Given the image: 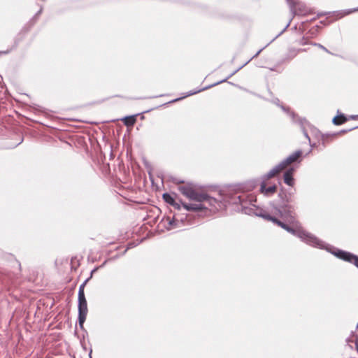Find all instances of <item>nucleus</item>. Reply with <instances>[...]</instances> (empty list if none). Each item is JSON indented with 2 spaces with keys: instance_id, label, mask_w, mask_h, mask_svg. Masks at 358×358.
<instances>
[{
  "instance_id": "f257e3e1",
  "label": "nucleus",
  "mask_w": 358,
  "mask_h": 358,
  "mask_svg": "<svg viewBox=\"0 0 358 358\" xmlns=\"http://www.w3.org/2000/svg\"><path fill=\"white\" fill-rule=\"evenodd\" d=\"M259 216L262 217L266 220L271 221L274 224L286 230L287 232L294 236H296L297 237L300 238L303 241L306 242V243L313 247H317L319 248H324V242H322V241H320L311 234H309L306 231L300 229L299 227V222L296 220V222L297 223V224L296 225V224H291L289 222H287V224L285 223L284 222L279 220L275 216H272L267 213H262L259 215Z\"/></svg>"
},
{
  "instance_id": "f03ea898",
  "label": "nucleus",
  "mask_w": 358,
  "mask_h": 358,
  "mask_svg": "<svg viewBox=\"0 0 358 358\" xmlns=\"http://www.w3.org/2000/svg\"><path fill=\"white\" fill-rule=\"evenodd\" d=\"M259 216L262 217L266 220L271 221L274 224L286 230L287 232L294 236H296L297 237L300 238L303 241L306 242V243L313 247H317L319 248H324V242H322V241H320L311 234H309L306 231L300 229L299 227V222L296 220V222L297 223V224L296 225V224H291L289 222H287V224L285 223L284 222L279 220L275 216H272L267 213H262L259 215Z\"/></svg>"
},
{
  "instance_id": "7ed1b4c3",
  "label": "nucleus",
  "mask_w": 358,
  "mask_h": 358,
  "mask_svg": "<svg viewBox=\"0 0 358 358\" xmlns=\"http://www.w3.org/2000/svg\"><path fill=\"white\" fill-rule=\"evenodd\" d=\"M295 191L287 192L284 188H281L278 193V198L280 199V205L275 208L279 216L282 218L285 222H289L291 224H296V208Z\"/></svg>"
},
{
  "instance_id": "20e7f679",
  "label": "nucleus",
  "mask_w": 358,
  "mask_h": 358,
  "mask_svg": "<svg viewBox=\"0 0 358 358\" xmlns=\"http://www.w3.org/2000/svg\"><path fill=\"white\" fill-rule=\"evenodd\" d=\"M178 189L182 194L191 200L196 202H208L209 206L216 207L217 201L215 199L209 196L207 194L196 192L191 185L180 186Z\"/></svg>"
},
{
  "instance_id": "39448f33",
  "label": "nucleus",
  "mask_w": 358,
  "mask_h": 358,
  "mask_svg": "<svg viewBox=\"0 0 358 358\" xmlns=\"http://www.w3.org/2000/svg\"><path fill=\"white\" fill-rule=\"evenodd\" d=\"M89 280V278L86 279L79 287L78 294V322L80 329L83 328V324L86 320L87 315L88 313L87 300L85 299L84 289Z\"/></svg>"
},
{
  "instance_id": "423d86ee",
  "label": "nucleus",
  "mask_w": 358,
  "mask_h": 358,
  "mask_svg": "<svg viewBox=\"0 0 358 358\" xmlns=\"http://www.w3.org/2000/svg\"><path fill=\"white\" fill-rule=\"evenodd\" d=\"M302 151L299 150L291 154L284 160H282L278 165L274 166L271 170H270L266 174V179H269L271 178L274 177L276 174L284 170L288 165L295 162L297 159L301 156Z\"/></svg>"
},
{
  "instance_id": "0eeeda50",
  "label": "nucleus",
  "mask_w": 358,
  "mask_h": 358,
  "mask_svg": "<svg viewBox=\"0 0 358 358\" xmlns=\"http://www.w3.org/2000/svg\"><path fill=\"white\" fill-rule=\"evenodd\" d=\"M265 176L266 175L264 176V180L261 182L260 192L265 196H270L275 193L277 190V187L275 185H272L269 187H266V180H267L268 179H266Z\"/></svg>"
},
{
  "instance_id": "6e6552de",
  "label": "nucleus",
  "mask_w": 358,
  "mask_h": 358,
  "mask_svg": "<svg viewBox=\"0 0 358 358\" xmlns=\"http://www.w3.org/2000/svg\"><path fill=\"white\" fill-rule=\"evenodd\" d=\"M331 252L334 254L336 257H338L339 259L350 263H353V261L356 257V255L350 252L343 251L341 250H337L336 252L334 251Z\"/></svg>"
},
{
  "instance_id": "1a4fd4ad",
  "label": "nucleus",
  "mask_w": 358,
  "mask_h": 358,
  "mask_svg": "<svg viewBox=\"0 0 358 358\" xmlns=\"http://www.w3.org/2000/svg\"><path fill=\"white\" fill-rule=\"evenodd\" d=\"M220 83L223 84L222 88L224 90H231L232 88L236 87V85L234 84L231 83L229 82H226V80L224 79V80H221L215 82L212 84L203 86L200 90H209L210 88L213 87Z\"/></svg>"
},
{
  "instance_id": "9d476101",
  "label": "nucleus",
  "mask_w": 358,
  "mask_h": 358,
  "mask_svg": "<svg viewBox=\"0 0 358 358\" xmlns=\"http://www.w3.org/2000/svg\"><path fill=\"white\" fill-rule=\"evenodd\" d=\"M202 202H197L196 203H182V205L185 209H186L188 211H194L197 212L202 209L207 208L206 206H205L203 204L201 203Z\"/></svg>"
},
{
  "instance_id": "9b49d317",
  "label": "nucleus",
  "mask_w": 358,
  "mask_h": 358,
  "mask_svg": "<svg viewBox=\"0 0 358 358\" xmlns=\"http://www.w3.org/2000/svg\"><path fill=\"white\" fill-rule=\"evenodd\" d=\"M294 169L293 168H289L285 172L283 176L284 182L291 187H293L294 185Z\"/></svg>"
},
{
  "instance_id": "f8f14e48",
  "label": "nucleus",
  "mask_w": 358,
  "mask_h": 358,
  "mask_svg": "<svg viewBox=\"0 0 358 358\" xmlns=\"http://www.w3.org/2000/svg\"><path fill=\"white\" fill-rule=\"evenodd\" d=\"M200 92L201 91H189V92H187L183 96L176 98V99H171V100H164L163 101L157 102L156 103L157 106H155V108H157L159 106H163V105H165V104H167V103H173V102L178 101L181 100L182 99H183L185 97H187V96L195 94H196L198 92Z\"/></svg>"
},
{
  "instance_id": "ddd939ff",
  "label": "nucleus",
  "mask_w": 358,
  "mask_h": 358,
  "mask_svg": "<svg viewBox=\"0 0 358 358\" xmlns=\"http://www.w3.org/2000/svg\"><path fill=\"white\" fill-rule=\"evenodd\" d=\"M287 3L289 4L291 12L295 15L297 13L296 10L299 8L300 10V13H302L303 10H301V7L303 6L301 3L296 2L295 0H286Z\"/></svg>"
},
{
  "instance_id": "4468645a",
  "label": "nucleus",
  "mask_w": 358,
  "mask_h": 358,
  "mask_svg": "<svg viewBox=\"0 0 358 358\" xmlns=\"http://www.w3.org/2000/svg\"><path fill=\"white\" fill-rule=\"evenodd\" d=\"M299 123L301 126L302 131L303 133V135L306 136V138L308 139L309 142L310 141V138L308 136V129L307 127H309L310 129H313L311 125L305 120V119H299Z\"/></svg>"
},
{
  "instance_id": "2eb2a0df",
  "label": "nucleus",
  "mask_w": 358,
  "mask_h": 358,
  "mask_svg": "<svg viewBox=\"0 0 358 358\" xmlns=\"http://www.w3.org/2000/svg\"><path fill=\"white\" fill-rule=\"evenodd\" d=\"M290 22H291V20L289 21V22L286 24V26L285 27V28L275 36L274 37L269 43H268L265 46H264L263 48H262L260 50H259L257 51V52H256V54L252 57V58L254 57H256L257 55H259V54L264 49L266 48L271 43H272L273 41H275L279 36H280L287 29V27L289 26L290 24Z\"/></svg>"
},
{
  "instance_id": "dca6fc26",
  "label": "nucleus",
  "mask_w": 358,
  "mask_h": 358,
  "mask_svg": "<svg viewBox=\"0 0 358 358\" xmlns=\"http://www.w3.org/2000/svg\"><path fill=\"white\" fill-rule=\"evenodd\" d=\"M162 197L166 203L173 206H177V208H179V205L175 202L173 197L170 194L164 193L163 194Z\"/></svg>"
},
{
  "instance_id": "f3484780",
  "label": "nucleus",
  "mask_w": 358,
  "mask_h": 358,
  "mask_svg": "<svg viewBox=\"0 0 358 358\" xmlns=\"http://www.w3.org/2000/svg\"><path fill=\"white\" fill-rule=\"evenodd\" d=\"M348 120V118L343 115L340 114L333 118V123L336 125H341L345 123Z\"/></svg>"
},
{
  "instance_id": "a211bd4d",
  "label": "nucleus",
  "mask_w": 358,
  "mask_h": 358,
  "mask_svg": "<svg viewBox=\"0 0 358 358\" xmlns=\"http://www.w3.org/2000/svg\"><path fill=\"white\" fill-rule=\"evenodd\" d=\"M124 124L127 127L133 126L136 121V115L127 116L122 119Z\"/></svg>"
},
{
  "instance_id": "6ab92c4d",
  "label": "nucleus",
  "mask_w": 358,
  "mask_h": 358,
  "mask_svg": "<svg viewBox=\"0 0 358 358\" xmlns=\"http://www.w3.org/2000/svg\"><path fill=\"white\" fill-rule=\"evenodd\" d=\"M166 221L168 222V225L166 226V228L169 230L174 229L178 227V220L176 219L175 217H173L171 219L169 217H167Z\"/></svg>"
},
{
  "instance_id": "aec40b11",
  "label": "nucleus",
  "mask_w": 358,
  "mask_h": 358,
  "mask_svg": "<svg viewBox=\"0 0 358 358\" xmlns=\"http://www.w3.org/2000/svg\"><path fill=\"white\" fill-rule=\"evenodd\" d=\"M243 199L241 196H238L235 201V203H239L242 206V211H243L246 214H250L251 209L248 208L246 206L243 204Z\"/></svg>"
},
{
  "instance_id": "412c9836",
  "label": "nucleus",
  "mask_w": 358,
  "mask_h": 358,
  "mask_svg": "<svg viewBox=\"0 0 358 358\" xmlns=\"http://www.w3.org/2000/svg\"><path fill=\"white\" fill-rule=\"evenodd\" d=\"M299 52V50H296L295 49L290 50L288 55L289 59H292L294 58L298 55Z\"/></svg>"
},
{
  "instance_id": "4be33fe9",
  "label": "nucleus",
  "mask_w": 358,
  "mask_h": 358,
  "mask_svg": "<svg viewBox=\"0 0 358 358\" xmlns=\"http://www.w3.org/2000/svg\"><path fill=\"white\" fill-rule=\"evenodd\" d=\"M356 11H358V7L357 8H355L353 9L345 10L343 11V13L341 14L340 17H343L345 15H349V14H350V13H352L353 12H356Z\"/></svg>"
},
{
  "instance_id": "5701e85b",
  "label": "nucleus",
  "mask_w": 358,
  "mask_h": 358,
  "mask_svg": "<svg viewBox=\"0 0 358 358\" xmlns=\"http://www.w3.org/2000/svg\"><path fill=\"white\" fill-rule=\"evenodd\" d=\"M310 44L313 46H316V47H318L319 48L323 50L324 51H325L326 52H328V53H330V52L322 45H321L320 43H310Z\"/></svg>"
},
{
  "instance_id": "b1692460",
  "label": "nucleus",
  "mask_w": 358,
  "mask_h": 358,
  "mask_svg": "<svg viewBox=\"0 0 358 358\" xmlns=\"http://www.w3.org/2000/svg\"><path fill=\"white\" fill-rule=\"evenodd\" d=\"M127 99L129 101H135V100L142 99L143 98L142 97H137V96H130V97H127Z\"/></svg>"
},
{
  "instance_id": "393cba45",
  "label": "nucleus",
  "mask_w": 358,
  "mask_h": 358,
  "mask_svg": "<svg viewBox=\"0 0 358 358\" xmlns=\"http://www.w3.org/2000/svg\"><path fill=\"white\" fill-rule=\"evenodd\" d=\"M165 95L164 94H160V95H157V96H153V97H150V99H160V98H163L164 97Z\"/></svg>"
},
{
  "instance_id": "a878e982",
  "label": "nucleus",
  "mask_w": 358,
  "mask_h": 358,
  "mask_svg": "<svg viewBox=\"0 0 358 358\" xmlns=\"http://www.w3.org/2000/svg\"><path fill=\"white\" fill-rule=\"evenodd\" d=\"M353 264L358 268V256L355 257Z\"/></svg>"
},
{
  "instance_id": "bb28decb",
  "label": "nucleus",
  "mask_w": 358,
  "mask_h": 358,
  "mask_svg": "<svg viewBox=\"0 0 358 358\" xmlns=\"http://www.w3.org/2000/svg\"><path fill=\"white\" fill-rule=\"evenodd\" d=\"M355 346L358 352V336L355 335Z\"/></svg>"
},
{
  "instance_id": "cd10ccee",
  "label": "nucleus",
  "mask_w": 358,
  "mask_h": 358,
  "mask_svg": "<svg viewBox=\"0 0 358 358\" xmlns=\"http://www.w3.org/2000/svg\"><path fill=\"white\" fill-rule=\"evenodd\" d=\"M42 12V8H41L35 15L34 17H38L39 16V15Z\"/></svg>"
},
{
  "instance_id": "c85d7f7f",
  "label": "nucleus",
  "mask_w": 358,
  "mask_h": 358,
  "mask_svg": "<svg viewBox=\"0 0 358 358\" xmlns=\"http://www.w3.org/2000/svg\"><path fill=\"white\" fill-rule=\"evenodd\" d=\"M358 118V115H351L350 116V119H352V120H356Z\"/></svg>"
},
{
  "instance_id": "c756f323",
  "label": "nucleus",
  "mask_w": 358,
  "mask_h": 358,
  "mask_svg": "<svg viewBox=\"0 0 358 358\" xmlns=\"http://www.w3.org/2000/svg\"><path fill=\"white\" fill-rule=\"evenodd\" d=\"M300 44L301 45H306V44H307V42L304 41V38H303L301 40V41L300 42Z\"/></svg>"
},
{
  "instance_id": "7c9ffc66",
  "label": "nucleus",
  "mask_w": 358,
  "mask_h": 358,
  "mask_svg": "<svg viewBox=\"0 0 358 358\" xmlns=\"http://www.w3.org/2000/svg\"><path fill=\"white\" fill-rule=\"evenodd\" d=\"M290 115L292 117V119L295 121L296 115L293 112H291Z\"/></svg>"
},
{
  "instance_id": "2f4dec72",
  "label": "nucleus",
  "mask_w": 358,
  "mask_h": 358,
  "mask_svg": "<svg viewBox=\"0 0 358 358\" xmlns=\"http://www.w3.org/2000/svg\"><path fill=\"white\" fill-rule=\"evenodd\" d=\"M10 51H11V50H8L4 51V52H1V53L7 54V53L10 52Z\"/></svg>"
},
{
  "instance_id": "473e14b6",
  "label": "nucleus",
  "mask_w": 358,
  "mask_h": 358,
  "mask_svg": "<svg viewBox=\"0 0 358 358\" xmlns=\"http://www.w3.org/2000/svg\"><path fill=\"white\" fill-rule=\"evenodd\" d=\"M297 50H299V52H305V51H306V49H303V48L298 49Z\"/></svg>"
},
{
  "instance_id": "72a5a7b5",
  "label": "nucleus",
  "mask_w": 358,
  "mask_h": 358,
  "mask_svg": "<svg viewBox=\"0 0 358 358\" xmlns=\"http://www.w3.org/2000/svg\"><path fill=\"white\" fill-rule=\"evenodd\" d=\"M183 181L182 180H178V181H176V183H182Z\"/></svg>"
},
{
  "instance_id": "f704fd0d",
  "label": "nucleus",
  "mask_w": 358,
  "mask_h": 358,
  "mask_svg": "<svg viewBox=\"0 0 358 358\" xmlns=\"http://www.w3.org/2000/svg\"><path fill=\"white\" fill-rule=\"evenodd\" d=\"M356 128H358V126L355 127L354 128L349 129V131H351V130H352V129H356Z\"/></svg>"
},
{
  "instance_id": "c9c22d12",
  "label": "nucleus",
  "mask_w": 358,
  "mask_h": 358,
  "mask_svg": "<svg viewBox=\"0 0 358 358\" xmlns=\"http://www.w3.org/2000/svg\"><path fill=\"white\" fill-rule=\"evenodd\" d=\"M356 328H357V329H358V324H357V327H356Z\"/></svg>"
}]
</instances>
